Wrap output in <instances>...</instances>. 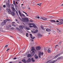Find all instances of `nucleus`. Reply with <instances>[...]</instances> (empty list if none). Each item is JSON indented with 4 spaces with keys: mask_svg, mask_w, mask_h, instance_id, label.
<instances>
[{
    "mask_svg": "<svg viewBox=\"0 0 63 63\" xmlns=\"http://www.w3.org/2000/svg\"><path fill=\"white\" fill-rule=\"evenodd\" d=\"M10 20H11V19H7L5 20L2 23L1 25H4V24H5V23H6V22H7V21H10Z\"/></svg>",
    "mask_w": 63,
    "mask_h": 63,
    "instance_id": "nucleus-1",
    "label": "nucleus"
},
{
    "mask_svg": "<svg viewBox=\"0 0 63 63\" xmlns=\"http://www.w3.org/2000/svg\"><path fill=\"white\" fill-rule=\"evenodd\" d=\"M44 54V53L43 52H42L41 53V51H39L38 52V55L39 56V58H41V55H43V54Z\"/></svg>",
    "mask_w": 63,
    "mask_h": 63,
    "instance_id": "nucleus-2",
    "label": "nucleus"
},
{
    "mask_svg": "<svg viewBox=\"0 0 63 63\" xmlns=\"http://www.w3.org/2000/svg\"><path fill=\"white\" fill-rule=\"evenodd\" d=\"M7 12L9 14H11V13L12 12L11 11V10L9 8V9H7Z\"/></svg>",
    "mask_w": 63,
    "mask_h": 63,
    "instance_id": "nucleus-3",
    "label": "nucleus"
},
{
    "mask_svg": "<svg viewBox=\"0 0 63 63\" xmlns=\"http://www.w3.org/2000/svg\"><path fill=\"white\" fill-rule=\"evenodd\" d=\"M23 19L26 22H28L29 20L27 18L25 17L23 18Z\"/></svg>",
    "mask_w": 63,
    "mask_h": 63,
    "instance_id": "nucleus-4",
    "label": "nucleus"
},
{
    "mask_svg": "<svg viewBox=\"0 0 63 63\" xmlns=\"http://www.w3.org/2000/svg\"><path fill=\"white\" fill-rule=\"evenodd\" d=\"M41 49V48L40 46H37L36 47V50H39Z\"/></svg>",
    "mask_w": 63,
    "mask_h": 63,
    "instance_id": "nucleus-5",
    "label": "nucleus"
},
{
    "mask_svg": "<svg viewBox=\"0 0 63 63\" xmlns=\"http://www.w3.org/2000/svg\"><path fill=\"white\" fill-rule=\"evenodd\" d=\"M38 31V30H36L35 31H32V33H34L35 34V33H36Z\"/></svg>",
    "mask_w": 63,
    "mask_h": 63,
    "instance_id": "nucleus-6",
    "label": "nucleus"
},
{
    "mask_svg": "<svg viewBox=\"0 0 63 63\" xmlns=\"http://www.w3.org/2000/svg\"><path fill=\"white\" fill-rule=\"evenodd\" d=\"M31 59L29 58L27 60V62L28 63H29V62H31Z\"/></svg>",
    "mask_w": 63,
    "mask_h": 63,
    "instance_id": "nucleus-7",
    "label": "nucleus"
},
{
    "mask_svg": "<svg viewBox=\"0 0 63 63\" xmlns=\"http://www.w3.org/2000/svg\"><path fill=\"white\" fill-rule=\"evenodd\" d=\"M35 53V51H32V52L31 53V55H32V56H33L34 55Z\"/></svg>",
    "mask_w": 63,
    "mask_h": 63,
    "instance_id": "nucleus-8",
    "label": "nucleus"
},
{
    "mask_svg": "<svg viewBox=\"0 0 63 63\" xmlns=\"http://www.w3.org/2000/svg\"><path fill=\"white\" fill-rule=\"evenodd\" d=\"M30 37L32 39H34L35 38V37H32V34H30Z\"/></svg>",
    "mask_w": 63,
    "mask_h": 63,
    "instance_id": "nucleus-9",
    "label": "nucleus"
},
{
    "mask_svg": "<svg viewBox=\"0 0 63 63\" xmlns=\"http://www.w3.org/2000/svg\"><path fill=\"white\" fill-rule=\"evenodd\" d=\"M59 22H63V19H58Z\"/></svg>",
    "mask_w": 63,
    "mask_h": 63,
    "instance_id": "nucleus-10",
    "label": "nucleus"
},
{
    "mask_svg": "<svg viewBox=\"0 0 63 63\" xmlns=\"http://www.w3.org/2000/svg\"><path fill=\"white\" fill-rule=\"evenodd\" d=\"M19 27L20 29H22L24 28L23 26L21 25L19 26Z\"/></svg>",
    "mask_w": 63,
    "mask_h": 63,
    "instance_id": "nucleus-11",
    "label": "nucleus"
},
{
    "mask_svg": "<svg viewBox=\"0 0 63 63\" xmlns=\"http://www.w3.org/2000/svg\"><path fill=\"white\" fill-rule=\"evenodd\" d=\"M57 60H56L55 61H52L50 62L49 63H54V62H56L57 61Z\"/></svg>",
    "mask_w": 63,
    "mask_h": 63,
    "instance_id": "nucleus-12",
    "label": "nucleus"
},
{
    "mask_svg": "<svg viewBox=\"0 0 63 63\" xmlns=\"http://www.w3.org/2000/svg\"><path fill=\"white\" fill-rule=\"evenodd\" d=\"M46 31L47 32H50L51 31V30L49 29H47L46 30Z\"/></svg>",
    "mask_w": 63,
    "mask_h": 63,
    "instance_id": "nucleus-13",
    "label": "nucleus"
},
{
    "mask_svg": "<svg viewBox=\"0 0 63 63\" xmlns=\"http://www.w3.org/2000/svg\"><path fill=\"white\" fill-rule=\"evenodd\" d=\"M38 37H42V35L40 33H38Z\"/></svg>",
    "mask_w": 63,
    "mask_h": 63,
    "instance_id": "nucleus-14",
    "label": "nucleus"
},
{
    "mask_svg": "<svg viewBox=\"0 0 63 63\" xmlns=\"http://www.w3.org/2000/svg\"><path fill=\"white\" fill-rule=\"evenodd\" d=\"M51 51L50 50V49L49 48L47 50L48 52V53H50V52H51Z\"/></svg>",
    "mask_w": 63,
    "mask_h": 63,
    "instance_id": "nucleus-15",
    "label": "nucleus"
},
{
    "mask_svg": "<svg viewBox=\"0 0 63 63\" xmlns=\"http://www.w3.org/2000/svg\"><path fill=\"white\" fill-rule=\"evenodd\" d=\"M16 29H17V30H18V31H19L20 32V31H21V30L20 29H19V28H17V27H16Z\"/></svg>",
    "mask_w": 63,
    "mask_h": 63,
    "instance_id": "nucleus-16",
    "label": "nucleus"
},
{
    "mask_svg": "<svg viewBox=\"0 0 63 63\" xmlns=\"http://www.w3.org/2000/svg\"><path fill=\"white\" fill-rule=\"evenodd\" d=\"M18 12L19 14V15L21 17H22V15H21V12H20V11L19 10H18Z\"/></svg>",
    "mask_w": 63,
    "mask_h": 63,
    "instance_id": "nucleus-17",
    "label": "nucleus"
},
{
    "mask_svg": "<svg viewBox=\"0 0 63 63\" xmlns=\"http://www.w3.org/2000/svg\"><path fill=\"white\" fill-rule=\"evenodd\" d=\"M11 15H12L13 16H14L15 15V13L14 12H11Z\"/></svg>",
    "mask_w": 63,
    "mask_h": 63,
    "instance_id": "nucleus-18",
    "label": "nucleus"
},
{
    "mask_svg": "<svg viewBox=\"0 0 63 63\" xmlns=\"http://www.w3.org/2000/svg\"><path fill=\"white\" fill-rule=\"evenodd\" d=\"M34 57L35 59H38V56H37V55L36 54L34 55Z\"/></svg>",
    "mask_w": 63,
    "mask_h": 63,
    "instance_id": "nucleus-19",
    "label": "nucleus"
},
{
    "mask_svg": "<svg viewBox=\"0 0 63 63\" xmlns=\"http://www.w3.org/2000/svg\"><path fill=\"white\" fill-rule=\"evenodd\" d=\"M11 8L12 9V10L13 12H15V9L14 7H12Z\"/></svg>",
    "mask_w": 63,
    "mask_h": 63,
    "instance_id": "nucleus-20",
    "label": "nucleus"
},
{
    "mask_svg": "<svg viewBox=\"0 0 63 63\" xmlns=\"http://www.w3.org/2000/svg\"><path fill=\"white\" fill-rule=\"evenodd\" d=\"M42 19L44 20H47V19L46 18H42Z\"/></svg>",
    "mask_w": 63,
    "mask_h": 63,
    "instance_id": "nucleus-21",
    "label": "nucleus"
},
{
    "mask_svg": "<svg viewBox=\"0 0 63 63\" xmlns=\"http://www.w3.org/2000/svg\"><path fill=\"white\" fill-rule=\"evenodd\" d=\"M22 61L23 62H24V63H26V61L24 59H23L22 60Z\"/></svg>",
    "mask_w": 63,
    "mask_h": 63,
    "instance_id": "nucleus-22",
    "label": "nucleus"
},
{
    "mask_svg": "<svg viewBox=\"0 0 63 63\" xmlns=\"http://www.w3.org/2000/svg\"><path fill=\"white\" fill-rule=\"evenodd\" d=\"M31 60L32 61V62H35V60H34V58H32Z\"/></svg>",
    "mask_w": 63,
    "mask_h": 63,
    "instance_id": "nucleus-23",
    "label": "nucleus"
},
{
    "mask_svg": "<svg viewBox=\"0 0 63 63\" xmlns=\"http://www.w3.org/2000/svg\"><path fill=\"white\" fill-rule=\"evenodd\" d=\"M6 5H7V6L8 7V8H10V4H9V3H7L6 4Z\"/></svg>",
    "mask_w": 63,
    "mask_h": 63,
    "instance_id": "nucleus-24",
    "label": "nucleus"
},
{
    "mask_svg": "<svg viewBox=\"0 0 63 63\" xmlns=\"http://www.w3.org/2000/svg\"><path fill=\"white\" fill-rule=\"evenodd\" d=\"M35 48L34 47H32V49L31 50V51H34L35 50Z\"/></svg>",
    "mask_w": 63,
    "mask_h": 63,
    "instance_id": "nucleus-25",
    "label": "nucleus"
},
{
    "mask_svg": "<svg viewBox=\"0 0 63 63\" xmlns=\"http://www.w3.org/2000/svg\"><path fill=\"white\" fill-rule=\"evenodd\" d=\"M62 56H61V57H59L57 58V59L58 60V59H62Z\"/></svg>",
    "mask_w": 63,
    "mask_h": 63,
    "instance_id": "nucleus-26",
    "label": "nucleus"
},
{
    "mask_svg": "<svg viewBox=\"0 0 63 63\" xmlns=\"http://www.w3.org/2000/svg\"><path fill=\"white\" fill-rule=\"evenodd\" d=\"M63 24V22H60V23H59L58 24V25H59V24Z\"/></svg>",
    "mask_w": 63,
    "mask_h": 63,
    "instance_id": "nucleus-27",
    "label": "nucleus"
},
{
    "mask_svg": "<svg viewBox=\"0 0 63 63\" xmlns=\"http://www.w3.org/2000/svg\"><path fill=\"white\" fill-rule=\"evenodd\" d=\"M26 28L27 30H30V28L29 27H26Z\"/></svg>",
    "mask_w": 63,
    "mask_h": 63,
    "instance_id": "nucleus-28",
    "label": "nucleus"
},
{
    "mask_svg": "<svg viewBox=\"0 0 63 63\" xmlns=\"http://www.w3.org/2000/svg\"><path fill=\"white\" fill-rule=\"evenodd\" d=\"M51 22H56L55 21L53 20H51L50 21Z\"/></svg>",
    "mask_w": 63,
    "mask_h": 63,
    "instance_id": "nucleus-29",
    "label": "nucleus"
},
{
    "mask_svg": "<svg viewBox=\"0 0 63 63\" xmlns=\"http://www.w3.org/2000/svg\"><path fill=\"white\" fill-rule=\"evenodd\" d=\"M31 55L30 54H29L28 55L27 57H31Z\"/></svg>",
    "mask_w": 63,
    "mask_h": 63,
    "instance_id": "nucleus-30",
    "label": "nucleus"
},
{
    "mask_svg": "<svg viewBox=\"0 0 63 63\" xmlns=\"http://www.w3.org/2000/svg\"><path fill=\"white\" fill-rule=\"evenodd\" d=\"M41 28L43 29V30H45V29H44V27H43V26H41Z\"/></svg>",
    "mask_w": 63,
    "mask_h": 63,
    "instance_id": "nucleus-31",
    "label": "nucleus"
},
{
    "mask_svg": "<svg viewBox=\"0 0 63 63\" xmlns=\"http://www.w3.org/2000/svg\"><path fill=\"white\" fill-rule=\"evenodd\" d=\"M33 27H34V28H37V26H36V25H35Z\"/></svg>",
    "mask_w": 63,
    "mask_h": 63,
    "instance_id": "nucleus-32",
    "label": "nucleus"
},
{
    "mask_svg": "<svg viewBox=\"0 0 63 63\" xmlns=\"http://www.w3.org/2000/svg\"><path fill=\"white\" fill-rule=\"evenodd\" d=\"M60 55H61V54H59L57 55L58 57H59V56H60Z\"/></svg>",
    "mask_w": 63,
    "mask_h": 63,
    "instance_id": "nucleus-33",
    "label": "nucleus"
},
{
    "mask_svg": "<svg viewBox=\"0 0 63 63\" xmlns=\"http://www.w3.org/2000/svg\"><path fill=\"white\" fill-rule=\"evenodd\" d=\"M28 25H32V23H29L28 24Z\"/></svg>",
    "mask_w": 63,
    "mask_h": 63,
    "instance_id": "nucleus-34",
    "label": "nucleus"
},
{
    "mask_svg": "<svg viewBox=\"0 0 63 63\" xmlns=\"http://www.w3.org/2000/svg\"><path fill=\"white\" fill-rule=\"evenodd\" d=\"M32 25H33V27H34V26H35V24L34 23H32Z\"/></svg>",
    "mask_w": 63,
    "mask_h": 63,
    "instance_id": "nucleus-35",
    "label": "nucleus"
},
{
    "mask_svg": "<svg viewBox=\"0 0 63 63\" xmlns=\"http://www.w3.org/2000/svg\"><path fill=\"white\" fill-rule=\"evenodd\" d=\"M37 4V5H38V6H41V3H40V4Z\"/></svg>",
    "mask_w": 63,
    "mask_h": 63,
    "instance_id": "nucleus-36",
    "label": "nucleus"
},
{
    "mask_svg": "<svg viewBox=\"0 0 63 63\" xmlns=\"http://www.w3.org/2000/svg\"><path fill=\"white\" fill-rule=\"evenodd\" d=\"M51 61V60H49L48 61H47V62L46 63H48V62H50V61Z\"/></svg>",
    "mask_w": 63,
    "mask_h": 63,
    "instance_id": "nucleus-37",
    "label": "nucleus"
},
{
    "mask_svg": "<svg viewBox=\"0 0 63 63\" xmlns=\"http://www.w3.org/2000/svg\"><path fill=\"white\" fill-rule=\"evenodd\" d=\"M8 47V45H7L5 46V47Z\"/></svg>",
    "mask_w": 63,
    "mask_h": 63,
    "instance_id": "nucleus-38",
    "label": "nucleus"
},
{
    "mask_svg": "<svg viewBox=\"0 0 63 63\" xmlns=\"http://www.w3.org/2000/svg\"><path fill=\"white\" fill-rule=\"evenodd\" d=\"M57 31L58 32H60V30L59 29H58Z\"/></svg>",
    "mask_w": 63,
    "mask_h": 63,
    "instance_id": "nucleus-39",
    "label": "nucleus"
},
{
    "mask_svg": "<svg viewBox=\"0 0 63 63\" xmlns=\"http://www.w3.org/2000/svg\"><path fill=\"white\" fill-rule=\"evenodd\" d=\"M13 4H14V5L16 4V3L15 2V1L14 0L13 1Z\"/></svg>",
    "mask_w": 63,
    "mask_h": 63,
    "instance_id": "nucleus-40",
    "label": "nucleus"
},
{
    "mask_svg": "<svg viewBox=\"0 0 63 63\" xmlns=\"http://www.w3.org/2000/svg\"><path fill=\"white\" fill-rule=\"evenodd\" d=\"M57 57H58L57 56V55L56 56H55V57L54 58L55 59Z\"/></svg>",
    "mask_w": 63,
    "mask_h": 63,
    "instance_id": "nucleus-41",
    "label": "nucleus"
},
{
    "mask_svg": "<svg viewBox=\"0 0 63 63\" xmlns=\"http://www.w3.org/2000/svg\"><path fill=\"white\" fill-rule=\"evenodd\" d=\"M23 13H25V14H26V15H27V13H26V12H24V11H23Z\"/></svg>",
    "mask_w": 63,
    "mask_h": 63,
    "instance_id": "nucleus-42",
    "label": "nucleus"
},
{
    "mask_svg": "<svg viewBox=\"0 0 63 63\" xmlns=\"http://www.w3.org/2000/svg\"><path fill=\"white\" fill-rule=\"evenodd\" d=\"M22 16H24V17H25V16L23 14H22Z\"/></svg>",
    "mask_w": 63,
    "mask_h": 63,
    "instance_id": "nucleus-43",
    "label": "nucleus"
},
{
    "mask_svg": "<svg viewBox=\"0 0 63 63\" xmlns=\"http://www.w3.org/2000/svg\"><path fill=\"white\" fill-rule=\"evenodd\" d=\"M9 50H10V48H8V49H7L6 50V51H9Z\"/></svg>",
    "mask_w": 63,
    "mask_h": 63,
    "instance_id": "nucleus-44",
    "label": "nucleus"
},
{
    "mask_svg": "<svg viewBox=\"0 0 63 63\" xmlns=\"http://www.w3.org/2000/svg\"><path fill=\"white\" fill-rule=\"evenodd\" d=\"M3 8H5L6 7V5H4L3 6Z\"/></svg>",
    "mask_w": 63,
    "mask_h": 63,
    "instance_id": "nucleus-45",
    "label": "nucleus"
},
{
    "mask_svg": "<svg viewBox=\"0 0 63 63\" xmlns=\"http://www.w3.org/2000/svg\"><path fill=\"white\" fill-rule=\"evenodd\" d=\"M29 27H30L31 28V27H33V26H29Z\"/></svg>",
    "mask_w": 63,
    "mask_h": 63,
    "instance_id": "nucleus-46",
    "label": "nucleus"
},
{
    "mask_svg": "<svg viewBox=\"0 0 63 63\" xmlns=\"http://www.w3.org/2000/svg\"><path fill=\"white\" fill-rule=\"evenodd\" d=\"M31 41H32V42H33V40L32 39H31Z\"/></svg>",
    "mask_w": 63,
    "mask_h": 63,
    "instance_id": "nucleus-47",
    "label": "nucleus"
},
{
    "mask_svg": "<svg viewBox=\"0 0 63 63\" xmlns=\"http://www.w3.org/2000/svg\"><path fill=\"white\" fill-rule=\"evenodd\" d=\"M12 26H16V25H15L13 24L12 25Z\"/></svg>",
    "mask_w": 63,
    "mask_h": 63,
    "instance_id": "nucleus-48",
    "label": "nucleus"
},
{
    "mask_svg": "<svg viewBox=\"0 0 63 63\" xmlns=\"http://www.w3.org/2000/svg\"><path fill=\"white\" fill-rule=\"evenodd\" d=\"M16 59V57H15L13 59H14V60H15V59Z\"/></svg>",
    "mask_w": 63,
    "mask_h": 63,
    "instance_id": "nucleus-49",
    "label": "nucleus"
},
{
    "mask_svg": "<svg viewBox=\"0 0 63 63\" xmlns=\"http://www.w3.org/2000/svg\"><path fill=\"white\" fill-rule=\"evenodd\" d=\"M9 27H11V25H9Z\"/></svg>",
    "mask_w": 63,
    "mask_h": 63,
    "instance_id": "nucleus-50",
    "label": "nucleus"
},
{
    "mask_svg": "<svg viewBox=\"0 0 63 63\" xmlns=\"http://www.w3.org/2000/svg\"><path fill=\"white\" fill-rule=\"evenodd\" d=\"M15 7H17V5L16 4H14Z\"/></svg>",
    "mask_w": 63,
    "mask_h": 63,
    "instance_id": "nucleus-51",
    "label": "nucleus"
},
{
    "mask_svg": "<svg viewBox=\"0 0 63 63\" xmlns=\"http://www.w3.org/2000/svg\"><path fill=\"white\" fill-rule=\"evenodd\" d=\"M56 22H59V21H58V20H57L56 21Z\"/></svg>",
    "mask_w": 63,
    "mask_h": 63,
    "instance_id": "nucleus-52",
    "label": "nucleus"
},
{
    "mask_svg": "<svg viewBox=\"0 0 63 63\" xmlns=\"http://www.w3.org/2000/svg\"><path fill=\"white\" fill-rule=\"evenodd\" d=\"M11 29H14V28L13 27H12Z\"/></svg>",
    "mask_w": 63,
    "mask_h": 63,
    "instance_id": "nucleus-53",
    "label": "nucleus"
},
{
    "mask_svg": "<svg viewBox=\"0 0 63 63\" xmlns=\"http://www.w3.org/2000/svg\"><path fill=\"white\" fill-rule=\"evenodd\" d=\"M17 14V16H19V15H18V13H17V14Z\"/></svg>",
    "mask_w": 63,
    "mask_h": 63,
    "instance_id": "nucleus-54",
    "label": "nucleus"
},
{
    "mask_svg": "<svg viewBox=\"0 0 63 63\" xmlns=\"http://www.w3.org/2000/svg\"><path fill=\"white\" fill-rule=\"evenodd\" d=\"M57 46H58V45H56V46H55V47H57Z\"/></svg>",
    "mask_w": 63,
    "mask_h": 63,
    "instance_id": "nucleus-55",
    "label": "nucleus"
},
{
    "mask_svg": "<svg viewBox=\"0 0 63 63\" xmlns=\"http://www.w3.org/2000/svg\"><path fill=\"white\" fill-rule=\"evenodd\" d=\"M30 21L31 22H33V20H30Z\"/></svg>",
    "mask_w": 63,
    "mask_h": 63,
    "instance_id": "nucleus-56",
    "label": "nucleus"
},
{
    "mask_svg": "<svg viewBox=\"0 0 63 63\" xmlns=\"http://www.w3.org/2000/svg\"><path fill=\"white\" fill-rule=\"evenodd\" d=\"M40 18V17H39V16H38L37 17V18Z\"/></svg>",
    "mask_w": 63,
    "mask_h": 63,
    "instance_id": "nucleus-57",
    "label": "nucleus"
},
{
    "mask_svg": "<svg viewBox=\"0 0 63 63\" xmlns=\"http://www.w3.org/2000/svg\"><path fill=\"white\" fill-rule=\"evenodd\" d=\"M18 17L19 18V19H20V20H21V19L20 18V17H19V16H18Z\"/></svg>",
    "mask_w": 63,
    "mask_h": 63,
    "instance_id": "nucleus-58",
    "label": "nucleus"
},
{
    "mask_svg": "<svg viewBox=\"0 0 63 63\" xmlns=\"http://www.w3.org/2000/svg\"><path fill=\"white\" fill-rule=\"evenodd\" d=\"M6 28H7V29H8V28H9V27H8V26H7Z\"/></svg>",
    "mask_w": 63,
    "mask_h": 63,
    "instance_id": "nucleus-59",
    "label": "nucleus"
},
{
    "mask_svg": "<svg viewBox=\"0 0 63 63\" xmlns=\"http://www.w3.org/2000/svg\"><path fill=\"white\" fill-rule=\"evenodd\" d=\"M16 14H18V13H17V11H16Z\"/></svg>",
    "mask_w": 63,
    "mask_h": 63,
    "instance_id": "nucleus-60",
    "label": "nucleus"
},
{
    "mask_svg": "<svg viewBox=\"0 0 63 63\" xmlns=\"http://www.w3.org/2000/svg\"><path fill=\"white\" fill-rule=\"evenodd\" d=\"M12 23H13V24H14V23H15V22H12Z\"/></svg>",
    "mask_w": 63,
    "mask_h": 63,
    "instance_id": "nucleus-61",
    "label": "nucleus"
},
{
    "mask_svg": "<svg viewBox=\"0 0 63 63\" xmlns=\"http://www.w3.org/2000/svg\"><path fill=\"white\" fill-rule=\"evenodd\" d=\"M15 20H16V21H18V20H17L16 19Z\"/></svg>",
    "mask_w": 63,
    "mask_h": 63,
    "instance_id": "nucleus-62",
    "label": "nucleus"
},
{
    "mask_svg": "<svg viewBox=\"0 0 63 63\" xmlns=\"http://www.w3.org/2000/svg\"><path fill=\"white\" fill-rule=\"evenodd\" d=\"M16 1H19V0H16Z\"/></svg>",
    "mask_w": 63,
    "mask_h": 63,
    "instance_id": "nucleus-63",
    "label": "nucleus"
},
{
    "mask_svg": "<svg viewBox=\"0 0 63 63\" xmlns=\"http://www.w3.org/2000/svg\"><path fill=\"white\" fill-rule=\"evenodd\" d=\"M28 35V33H26V35Z\"/></svg>",
    "mask_w": 63,
    "mask_h": 63,
    "instance_id": "nucleus-64",
    "label": "nucleus"
}]
</instances>
